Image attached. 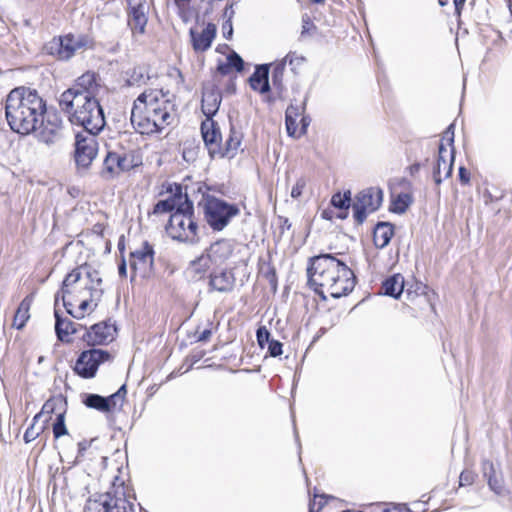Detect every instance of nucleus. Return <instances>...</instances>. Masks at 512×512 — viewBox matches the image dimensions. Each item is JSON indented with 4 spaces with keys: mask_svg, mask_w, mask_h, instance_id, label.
I'll use <instances>...</instances> for the list:
<instances>
[{
    "mask_svg": "<svg viewBox=\"0 0 512 512\" xmlns=\"http://www.w3.org/2000/svg\"><path fill=\"white\" fill-rule=\"evenodd\" d=\"M9 128L19 135L37 132L38 140L51 145L61 138L62 118L50 111L36 89L18 86L7 95L3 104Z\"/></svg>",
    "mask_w": 512,
    "mask_h": 512,
    "instance_id": "obj_1",
    "label": "nucleus"
},
{
    "mask_svg": "<svg viewBox=\"0 0 512 512\" xmlns=\"http://www.w3.org/2000/svg\"><path fill=\"white\" fill-rule=\"evenodd\" d=\"M307 284L325 286L330 296L339 299L351 293L356 285V275L334 253H320L308 259Z\"/></svg>",
    "mask_w": 512,
    "mask_h": 512,
    "instance_id": "obj_2",
    "label": "nucleus"
},
{
    "mask_svg": "<svg viewBox=\"0 0 512 512\" xmlns=\"http://www.w3.org/2000/svg\"><path fill=\"white\" fill-rule=\"evenodd\" d=\"M118 481L119 476H115L113 490L91 495L86 500L84 512H148L140 503H134L136 496L126 492L123 481L116 487Z\"/></svg>",
    "mask_w": 512,
    "mask_h": 512,
    "instance_id": "obj_3",
    "label": "nucleus"
},
{
    "mask_svg": "<svg viewBox=\"0 0 512 512\" xmlns=\"http://www.w3.org/2000/svg\"><path fill=\"white\" fill-rule=\"evenodd\" d=\"M175 213L170 214L165 231L173 240L196 245L200 242L199 226L195 219L194 203L185 193V200Z\"/></svg>",
    "mask_w": 512,
    "mask_h": 512,
    "instance_id": "obj_4",
    "label": "nucleus"
},
{
    "mask_svg": "<svg viewBox=\"0 0 512 512\" xmlns=\"http://www.w3.org/2000/svg\"><path fill=\"white\" fill-rule=\"evenodd\" d=\"M72 125L80 126L85 132L101 133L106 126L104 108L97 97L74 99L72 109L63 111Z\"/></svg>",
    "mask_w": 512,
    "mask_h": 512,
    "instance_id": "obj_5",
    "label": "nucleus"
},
{
    "mask_svg": "<svg viewBox=\"0 0 512 512\" xmlns=\"http://www.w3.org/2000/svg\"><path fill=\"white\" fill-rule=\"evenodd\" d=\"M202 205L203 217L209 228L213 232L223 231L233 218L240 214L239 205L218 198L209 193L204 194V203Z\"/></svg>",
    "mask_w": 512,
    "mask_h": 512,
    "instance_id": "obj_6",
    "label": "nucleus"
},
{
    "mask_svg": "<svg viewBox=\"0 0 512 512\" xmlns=\"http://www.w3.org/2000/svg\"><path fill=\"white\" fill-rule=\"evenodd\" d=\"M98 79L99 75L94 71H87L79 76L71 87L61 93L58 100L61 110H71L74 99L79 101L84 97H97L100 89Z\"/></svg>",
    "mask_w": 512,
    "mask_h": 512,
    "instance_id": "obj_7",
    "label": "nucleus"
},
{
    "mask_svg": "<svg viewBox=\"0 0 512 512\" xmlns=\"http://www.w3.org/2000/svg\"><path fill=\"white\" fill-rule=\"evenodd\" d=\"M113 358L110 351L91 347L78 354L72 370L82 379H93L100 365L111 362Z\"/></svg>",
    "mask_w": 512,
    "mask_h": 512,
    "instance_id": "obj_8",
    "label": "nucleus"
},
{
    "mask_svg": "<svg viewBox=\"0 0 512 512\" xmlns=\"http://www.w3.org/2000/svg\"><path fill=\"white\" fill-rule=\"evenodd\" d=\"M384 199L383 189L380 187H368L359 191L352 205L353 218L357 225H362L368 214L380 209Z\"/></svg>",
    "mask_w": 512,
    "mask_h": 512,
    "instance_id": "obj_9",
    "label": "nucleus"
},
{
    "mask_svg": "<svg viewBox=\"0 0 512 512\" xmlns=\"http://www.w3.org/2000/svg\"><path fill=\"white\" fill-rule=\"evenodd\" d=\"M100 133L77 132L74 143V161L79 173L86 172L98 154L97 136Z\"/></svg>",
    "mask_w": 512,
    "mask_h": 512,
    "instance_id": "obj_10",
    "label": "nucleus"
},
{
    "mask_svg": "<svg viewBox=\"0 0 512 512\" xmlns=\"http://www.w3.org/2000/svg\"><path fill=\"white\" fill-rule=\"evenodd\" d=\"M438 152L435 154V148L430 144L427 149L433 153V161L431 163V176L436 185H440L445 179L449 178L453 173L455 160V147L449 152V160L446 159L448 151L445 147L443 139L438 143Z\"/></svg>",
    "mask_w": 512,
    "mask_h": 512,
    "instance_id": "obj_11",
    "label": "nucleus"
},
{
    "mask_svg": "<svg viewBox=\"0 0 512 512\" xmlns=\"http://www.w3.org/2000/svg\"><path fill=\"white\" fill-rule=\"evenodd\" d=\"M118 333V327L111 319H106L85 327V332L81 340L89 347L108 345L115 340Z\"/></svg>",
    "mask_w": 512,
    "mask_h": 512,
    "instance_id": "obj_12",
    "label": "nucleus"
},
{
    "mask_svg": "<svg viewBox=\"0 0 512 512\" xmlns=\"http://www.w3.org/2000/svg\"><path fill=\"white\" fill-rule=\"evenodd\" d=\"M73 45V35L55 36L45 43L43 51L45 54L53 56L57 60L67 61L75 54Z\"/></svg>",
    "mask_w": 512,
    "mask_h": 512,
    "instance_id": "obj_13",
    "label": "nucleus"
},
{
    "mask_svg": "<svg viewBox=\"0 0 512 512\" xmlns=\"http://www.w3.org/2000/svg\"><path fill=\"white\" fill-rule=\"evenodd\" d=\"M200 130L208 154L211 159H214L220 151V143L222 141L220 127L214 119L211 118V120H209L206 118L202 121Z\"/></svg>",
    "mask_w": 512,
    "mask_h": 512,
    "instance_id": "obj_14",
    "label": "nucleus"
},
{
    "mask_svg": "<svg viewBox=\"0 0 512 512\" xmlns=\"http://www.w3.org/2000/svg\"><path fill=\"white\" fill-rule=\"evenodd\" d=\"M222 102V92L215 84L203 85L201 110L206 118L214 119Z\"/></svg>",
    "mask_w": 512,
    "mask_h": 512,
    "instance_id": "obj_15",
    "label": "nucleus"
},
{
    "mask_svg": "<svg viewBox=\"0 0 512 512\" xmlns=\"http://www.w3.org/2000/svg\"><path fill=\"white\" fill-rule=\"evenodd\" d=\"M482 472L489 489L498 496H505L508 491L505 487L500 464L495 465L492 461L484 459L482 461Z\"/></svg>",
    "mask_w": 512,
    "mask_h": 512,
    "instance_id": "obj_16",
    "label": "nucleus"
},
{
    "mask_svg": "<svg viewBox=\"0 0 512 512\" xmlns=\"http://www.w3.org/2000/svg\"><path fill=\"white\" fill-rule=\"evenodd\" d=\"M127 5L129 10V26L132 30L143 34L148 22L146 0H127Z\"/></svg>",
    "mask_w": 512,
    "mask_h": 512,
    "instance_id": "obj_17",
    "label": "nucleus"
},
{
    "mask_svg": "<svg viewBox=\"0 0 512 512\" xmlns=\"http://www.w3.org/2000/svg\"><path fill=\"white\" fill-rule=\"evenodd\" d=\"M208 278L209 292L229 293L235 287L236 278L232 269L213 270Z\"/></svg>",
    "mask_w": 512,
    "mask_h": 512,
    "instance_id": "obj_18",
    "label": "nucleus"
},
{
    "mask_svg": "<svg viewBox=\"0 0 512 512\" xmlns=\"http://www.w3.org/2000/svg\"><path fill=\"white\" fill-rule=\"evenodd\" d=\"M217 34V26L209 22L206 27L202 30V32H198L195 28L189 29V36L191 40V45L195 52H205L207 51L211 45L213 40L215 39Z\"/></svg>",
    "mask_w": 512,
    "mask_h": 512,
    "instance_id": "obj_19",
    "label": "nucleus"
},
{
    "mask_svg": "<svg viewBox=\"0 0 512 512\" xmlns=\"http://www.w3.org/2000/svg\"><path fill=\"white\" fill-rule=\"evenodd\" d=\"M131 123L135 131L142 135L161 133V128H158L157 122L154 119H150L136 103H134L131 111Z\"/></svg>",
    "mask_w": 512,
    "mask_h": 512,
    "instance_id": "obj_20",
    "label": "nucleus"
},
{
    "mask_svg": "<svg viewBox=\"0 0 512 512\" xmlns=\"http://www.w3.org/2000/svg\"><path fill=\"white\" fill-rule=\"evenodd\" d=\"M54 317H55V334L57 340L62 343H71L70 335L76 334L80 329H84L85 327L82 324H77L71 321L70 319L64 317L57 306L54 309Z\"/></svg>",
    "mask_w": 512,
    "mask_h": 512,
    "instance_id": "obj_21",
    "label": "nucleus"
},
{
    "mask_svg": "<svg viewBox=\"0 0 512 512\" xmlns=\"http://www.w3.org/2000/svg\"><path fill=\"white\" fill-rule=\"evenodd\" d=\"M155 250L152 244L147 240L142 243V247L135 251L130 252L129 262L131 269L130 282H134L136 279V272L138 264L149 263L150 267L154 266Z\"/></svg>",
    "mask_w": 512,
    "mask_h": 512,
    "instance_id": "obj_22",
    "label": "nucleus"
},
{
    "mask_svg": "<svg viewBox=\"0 0 512 512\" xmlns=\"http://www.w3.org/2000/svg\"><path fill=\"white\" fill-rule=\"evenodd\" d=\"M233 251L234 245L232 240L219 239L211 243L204 253L212 264L221 265L231 257Z\"/></svg>",
    "mask_w": 512,
    "mask_h": 512,
    "instance_id": "obj_23",
    "label": "nucleus"
},
{
    "mask_svg": "<svg viewBox=\"0 0 512 512\" xmlns=\"http://www.w3.org/2000/svg\"><path fill=\"white\" fill-rule=\"evenodd\" d=\"M270 64H258L255 66L254 72L249 76L248 82L252 90L267 94L271 91L269 82Z\"/></svg>",
    "mask_w": 512,
    "mask_h": 512,
    "instance_id": "obj_24",
    "label": "nucleus"
},
{
    "mask_svg": "<svg viewBox=\"0 0 512 512\" xmlns=\"http://www.w3.org/2000/svg\"><path fill=\"white\" fill-rule=\"evenodd\" d=\"M126 162L127 158L125 155H121L113 151H108L103 160L101 176L105 178H114L116 176V168L122 172L129 171L132 166L128 165Z\"/></svg>",
    "mask_w": 512,
    "mask_h": 512,
    "instance_id": "obj_25",
    "label": "nucleus"
},
{
    "mask_svg": "<svg viewBox=\"0 0 512 512\" xmlns=\"http://www.w3.org/2000/svg\"><path fill=\"white\" fill-rule=\"evenodd\" d=\"M395 234V225L389 221H378L372 230L373 243L376 248L383 249L390 243Z\"/></svg>",
    "mask_w": 512,
    "mask_h": 512,
    "instance_id": "obj_26",
    "label": "nucleus"
},
{
    "mask_svg": "<svg viewBox=\"0 0 512 512\" xmlns=\"http://www.w3.org/2000/svg\"><path fill=\"white\" fill-rule=\"evenodd\" d=\"M243 133L238 130L233 124L230 125L229 135L225 141L224 146L220 145V151L217 157L232 159L237 154L238 148L241 145Z\"/></svg>",
    "mask_w": 512,
    "mask_h": 512,
    "instance_id": "obj_27",
    "label": "nucleus"
},
{
    "mask_svg": "<svg viewBox=\"0 0 512 512\" xmlns=\"http://www.w3.org/2000/svg\"><path fill=\"white\" fill-rule=\"evenodd\" d=\"M67 410V399L62 395L50 397L42 406V409L37 413L33 420L37 422L42 416L47 415L45 422L51 419L52 414L66 413Z\"/></svg>",
    "mask_w": 512,
    "mask_h": 512,
    "instance_id": "obj_28",
    "label": "nucleus"
},
{
    "mask_svg": "<svg viewBox=\"0 0 512 512\" xmlns=\"http://www.w3.org/2000/svg\"><path fill=\"white\" fill-rule=\"evenodd\" d=\"M382 295L399 299L404 290V277L395 273L386 277L381 284Z\"/></svg>",
    "mask_w": 512,
    "mask_h": 512,
    "instance_id": "obj_29",
    "label": "nucleus"
},
{
    "mask_svg": "<svg viewBox=\"0 0 512 512\" xmlns=\"http://www.w3.org/2000/svg\"><path fill=\"white\" fill-rule=\"evenodd\" d=\"M212 262L205 253L190 261L186 273L190 275V280L193 282L200 281L204 278L207 270Z\"/></svg>",
    "mask_w": 512,
    "mask_h": 512,
    "instance_id": "obj_30",
    "label": "nucleus"
},
{
    "mask_svg": "<svg viewBox=\"0 0 512 512\" xmlns=\"http://www.w3.org/2000/svg\"><path fill=\"white\" fill-rule=\"evenodd\" d=\"M82 273L83 268L81 265L74 268L65 276L59 291L55 294V306L58 305L60 297L64 298L66 295L70 294V290L68 289V287L76 284L81 279Z\"/></svg>",
    "mask_w": 512,
    "mask_h": 512,
    "instance_id": "obj_31",
    "label": "nucleus"
},
{
    "mask_svg": "<svg viewBox=\"0 0 512 512\" xmlns=\"http://www.w3.org/2000/svg\"><path fill=\"white\" fill-rule=\"evenodd\" d=\"M32 298L30 296H26L19 304L16 313L14 315L13 326L21 330L26 325L27 321L30 318L29 310L31 307Z\"/></svg>",
    "mask_w": 512,
    "mask_h": 512,
    "instance_id": "obj_32",
    "label": "nucleus"
},
{
    "mask_svg": "<svg viewBox=\"0 0 512 512\" xmlns=\"http://www.w3.org/2000/svg\"><path fill=\"white\" fill-rule=\"evenodd\" d=\"M413 202L411 194L400 192L392 198L389 211L394 214L405 213Z\"/></svg>",
    "mask_w": 512,
    "mask_h": 512,
    "instance_id": "obj_33",
    "label": "nucleus"
},
{
    "mask_svg": "<svg viewBox=\"0 0 512 512\" xmlns=\"http://www.w3.org/2000/svg\"><path fill=\"white\" fill-rule=\"evenodd\" d=\"M300 115V107L290 103L285 111V126L289 137H296L297 118Z\"/></svg>",
    "mask_w": 512,
    "mask_h": 512,
    "instance_id": "obj_34",
    "label": "nucleus"
},
{
    "mask_svg": "<svg viewBox=\"0 0 512 512\" xmlns=\"http://www.w3.org/2000/svg\"><path fill=\"white\" fill-rule=\"evenodd\" d=\"M82 403L89 409H94L102 413H107L104 396L96 393L82 394Z\"/></svg>",
    "mask_w": 512,
    "mask_h": 512,
    "instance_id": "obj_35",
    "label": "nucleus"
},
{
    "mask_svg": "<svg viewBox=\"0 0 512 512\" xmlns=\"http://www.w3.org/2000/svg\"><path fill=\"white\" fill-rule=\"evenodd\" d=\"M330 204L337 210L352 207L353 202L351 191L345 190L343 193L340 191L335 192L330 199Z\"/></svg>",
    "mask_w": 512,
    "mask_h": 512,
    "instance_id": "obj_36",
    "label": "nucleus"
},
{
    "mask_svg": "<svg viewBox=\"0 0 512 512\" xmlns=\"http://www.w3.org/2000/svg\"><path fill=\"white\" fill-rule=\"evenodd\" d=\"M284 70L285 62L277 63L272 70V85L279 97H281L283 92L285 91V86L283 82Z\"/></svg>",
    "mask_w": 512,
    "mask_h": 512,
    "instance_id": "obj_37",
    "label": "nucleus"
},
{
    "mask_svg": "<svg viewBox=\"0 0 512 512\" xmlns=\"http://www.w3.org/2000/svg\"><path fill=\"white\" fill-rule=\"evenodd\" d=\"M149 79L147 75V70L144 66H136L129 73V78L127 79L128 86L141 85L146 83V80Z\"/></svg>",
    "mask_w": 512,
    "mask_h": 512,
    "instance_id": "obj_38",
    "label": "nucleus"
},
{
    "mask_svg": "<svg viewBox=\"0 0 512 512\" xmlns=\"http://www.w3.org/2000/svg\"><path fill=\"white\" fill-rule=\"evenodd\" d=\"M65 415L66 413H57L52 424V431L55 439H59L60 437L68 434V429L65 424Z\"/></svg>",
    "mask_w": 512,
    "mask_h": 512,
    "instance_id": "obj_39",
    "label": "nucleus"
},
{
    "mask_svg": "<svg viewBox=\"0 0 512 512\" xmlns=\"http://www.w3.org/2000/svg\"><path fill=\"white\" fill-rule=\"evenodd\" d=\"M261 271H262L263 276L268 281L271 291L273 293H276V291L278 289V276H277L276 268L270 262H268V263H266V270L262 269Z\"/></svg>",
    "mask_w": 512,
    "mask_h": 512,
    "instance_id": "obj_40",
    "label": "nucleus"
},
{
    "mask_svg": "<svg viewBox=\"0 0 512 512\" xmlns=\"http://www.w3.org/2000/svg\"><path fill=\"white\" fill-rule=\"evenodd\" d=\"M166 192L170 194L171 197L185 200V193H188V186L185 187L180 183H168L166 186Z\"/></svg>",
    "mask_w": 512,
    "mask_h": 512,
    "instance_id": "obj_41",
    "label": "nucleus"
},
{
    "mask_svg": "<svg viewBox=\"0 0 512 512\" xmlns=\"http://www.w3.org/2000/svg\"><path fill=\"white\" fill-rule=\"evenodd\" d=\"M198 151L199 146L194 145L193 142L187 141L184 143L182 157L186 162L192 163L197 159Z\"/></svg>",
    "mask_w": 512,
    "mask_h": 512,
    "instance_id": "obj_42",
    "label": "nucleus"
},
{
    "mask_svg": "<svg viewBox=\"0 0 512 512\" xmlns=\"http://www.w3.org/2000/svg\"><path fill=\"white\" fill-rule=\"evenodd\" d=\"M83 271L87 277V279L94 287H101L103 280L99 275V272L96 269H92V267L88 264L82 265Z\"/></svg>",
    "mask_w": 512,
    "mask_h": 512,
    "instance_id": "obj_43",
    "label": "nucleus"
},
{
    "mask_svg": "<svg viewBox=\"0 0 512 512\" xmlns=\"http://www.w3.org/2000/svg\"><path fill=\"white\" fill-rule=\"evenodd\" d=\"M329 498H332V496L314 493L313 500H310L309 502V512H319L327 503Z\"/></svg>",
    "mask_w": 512,
    "mask_h": 512,
    "instance_id": "obj_44",
    "label": "nucleus"
},
{
    "mask_svg": "<svg viewBox=\"0 0 512 512\" xmlns=\"http://www.w3.org/2000/svg\"><path fill=\"white\" fill-rule=\"evenodd\" d=\"M85 288L89 290L90 297L88 299L90 302H92L91 312H93L101 302V299L104 295V290L101 287L94 286H86Z\"/></svg>",
    "mask_w": 512,
    "mask_h": 512,
    "instance_id": "obj_45",
    "label": "nucleus"
},
{
    "mask_svg": "<svg viewBox=\"0 0 512 512\" xmlns=\"http://www.w3.org/2000/svg\"><path fill=\"white\" fill-rule=\"evenodd\" d=\"M229 61V65L236 72H242L244 70L245 62L243 58L234 50H232L226 57Z\"/></svg>",
    "mask_w": 512,
    "mask_h": 512,
    "instance_id": "obj_46",
    "label": "nucleus"
},
{
    "mask_svg": "<svg viewBox=\"0 0 512 512\" xmlns=\"http://www.w3.org/2000/svg\"><path fill=\"white\" fill-rule=\"evenodd\" d=\"M205 354V350L199 349L193 350L189 355H187L184 360V364H187L185 372L190 371L193 368V366L205 356Z\"/></svg>",
    "mask_w": 512,
    "mask_h": 512,
    "instance_id": "obj_47",
    "label": "nucleus"
},
{
    "mask_svg": "<svg viewBox=\"0 0 512 512\" xmlns=\"http://www.w3.org/2000/svg\"><path fill=\"white\" fill-rule=\"evenodd\" d=\"M273 338L266 326H259L256 330V340L260 348H264Z\"/></svg>",
    "mask_w": 512,
    "mask_h": 512,
    "instance_id": "obj_48",
    "label": "nucleus"
},
{
    "mask_svg": "<svg viewBox=\"0 0 512 512\" xmlns=\"http://www.w3.org/2000/svg\"><path fill=\"white\" fill-rule=\"evenodd\" d=\"M317 31V26L312 21L311 17L308 14L302 15V27H301V37H305L306 35H311Z\"/></svg>",
    "mask_w": 512,
    "mask_h": 512,
    "instance_id": "obj_49",
    "label": "nucleus"
},
{
    "mask_svg": "<svg viewBox=\"0 0 512 512\" xmlns=\"http://www.w3.org/2000/svg\"><path fill=\"white\" fill-rule=\"evenodd\" d=\"M268 351L270 357H279L283 353V344L276 339H272L268 344Z\"/></svg>",
    "mask_w": 512,
    "mask_h": 512,
    "instance_id": "obj_50",
    "label": "nucleus"
},
{
    "mask_svg": "<svg viewBox=\"0 0 512 512\" xmlns=\"http://www.w3.org/2000/svg\"><path fill=\"white\" fill-rule=\"evenodd\" d=\"M165 104V101H162V104H153L149 103L146 106V110H143L150 119L157 120L159 118L161 110Z\"/></svg>",
    "mask_w": 512,
    "mask_h": 512,
    "instance_id": "obj_51",
    "label": "nucleus"
},
{
    "mask_svg": "<svg viewBox=\"0 0 512 512\" xmlns=\"http://www.w3.org/2000/svg\"><path fill=\"white\" fill-rule=\"evenodd\" d=\"M168 105H169V102L165 101V104L161 110L159 118H157V120H155V122H157V124H158L157 125L158 128H161V131L164 128L163 124H166V125L170 124L169 119L171 118V114L168 110V107H167Z\"/></svg>",
    "mask_w": 512,
    "mask_h": 512,
    "instance_id": "obj_52",
    "label": "nucleus"
},
{
    "mask_svg": "<svg viewBox=\"0 0 512 512\" xmlns=\"http://www.w3.org/2000/svg\"><path fill=\"white\" fill-rule=\"evenodd\" d=\"M476 474L471 470H463L459 476V486H469L475 481Z\"/></svg>",
    "mask_w": 512,
    "mask_h": 512,
    "instance_id": "obj_53",
    "label": "nucleus"
},
{
    "mask_svg": "<svg viewBox=\"0 0 512 512\" xmlns=\"http://www.w3.org/2000/svg\"><path fill=\"white\" fill-rule=\"evenodd\" d=\"M306 184L307 182L304 177L298 178L295 185L292 187L291 197L294 199H298L302 195L303 190L306 187Z\"/></svg>",
    "mask_w": 512,
    "mask_h": 512,
    "instance_id": "obj_54",
    "label": "nucleus"
},
{
    "mask_svg": "<svg viewBox=\"0 0 512 512\" xmlns=\"http://www.w3.org/2000/svg\"><path fill=\"white\" fill-rule=\"evenodd\" d=\"M104 400L106 401L105 407L107 413L112 412L118 405L120 406V398L115 393L104 396Z\"/></svg>",
    "mask_w": 512,
    "mask_h": 512,
    "instance_id": "obj_55",
    "label": "nucleus"
},
{
    "mask_svg": "<svg viewBox=\"0 0 512 512\" xmlns=\"http://www.w3.org/2000/svg\"><path fill=\"white\" fill-rule=\"evenodd\" d=\"M36 422H32V424L26 429L23 440L25 443H30L34 441L41 433L42 429L40 431H35L34 426Z\"/></svg>",
    "mask_w": 512,
    "mask_h": 512,
    "instance_id": "obj_56",
    "label": "nucleus"
},
{
    "mask_svg": "<svg viewBox=\"0 0 512 512\" xmlns=\"http://www.w3.org/2000/svg\"><path fill=\"white\" fill-rule=\"evenodd\" d=\"M311 123V118L309 115H302L300 119V129L296 132V139L300 138L301 136L305 135L307 133V129Z\"/></svg>",
    "mask_w": 512,
    "mask_h": 512,
    "instance_id": "obj_57",
    "label": "nucleus"
},
{
    "mask_svg": "<svg viewBox=\"0 0 512 512\" xmlns=\"http://www.w3.org/2000/svg\"><path fill=\"white\" fill-rule=\"evenodd\" d=\"M88 307L92 308V302H90L89 299H84L83 301H81L77 311L75 312V319H83Z\"/></svg>",
    "mask_w": 512,
    "mask_h": 512,
    "instance_id": "obj_58",
    "label": "nucleus"
},
{
    "mask_svg": "<svg viewBox=\"0 0 512 512\" xmlns=\"http://www.w3.org/2000/svg\"><path fill=\"white\" fill-rule=\"evenodd\" d=\"M216 71L222 76L229 75L233 69L229 65V61L226 59V61L219 60L216 66Z\"/></svg>",
    "mask_w": 512,
    "mask_h": 512,
    "instance_id": "obj_59",
    "label": "nucleus"
},
{
    "mask_svg": "<svg viewBox=\"0 0 512 512\" xmlns=\"http://www.w3.org/2000/svg\"><path fill=\"white\" fill-rule=\"evenodd\" d=\"M162 213H171V210L169 209V205L167 201L164 199L159 200L154 206H153V214H162Z\"/></svg>",
    "mask_w": 512,
    "mask_h": 512,
    "instance_id": "obj_60",
    "label": "nucleus"
},
{
    "mask_svg": "<svg viewBox=\"0 0 512 512\" xmlns=\"http://www.w3.org/2000/svg\"><path fill=\"white\" fill-rule=\"evenodd\" d=\"M233 24L230 20H225L222 24V34L227 40H231L233 37Z\"/></svg>",
    "mask_w": 512,
    "mask_h": 512,
    "instance_id": "obj_61",
    "label": "nucleus"
},
{
    "mask_svg": "<svg viewBox=\"0 0 512 512\" xmlns=\"http://www.w3.org/2000/svg\"><path fill=\"white\" fill-rule=\"evenodd\" d=\"M458 177H459V181L462 185H467L470 183L471 175L466 167H464V166L459 167Z\"/></svg>",
    "mask_w": 512,
    "mask_h": 512,
    "instance_id": "obj_62",
    "label": "nucleus"
},
{
    "mask_svg": "<svg viewBox=\"0 0 512 512\" xmlns=\"http://www.w3.org/2000/svg\"><path fill=\"white\" fill-rule=\"evenodd\" d=\"M164 200L167 201V203L169 205V209L171 210V214L180 210L179 208L183 204V201H184L182 199L174 198L171 196H169L168 198H166Z\"/></svg>",
    "mask_w": 512,
    "mask_h": 512,
    "instance_id": "obj_63",
    "label": "nucleus"
},
{
    "mask_svg": "<svg viewBox=\"0 0 512 512\" xmlns=\"http://www.w3.org/2000/svg\"><path fill=\"white\" fill-rule=\"evenodd\" d=\"M372 512H400L396 506L389 507L387 504H377L373 507Z\"/></svg>",
    "mask_w": 512,
    "mask_h": 512,
    "instance_id": "obj_64",
    "label": "nucleus"
}]
</instances>
